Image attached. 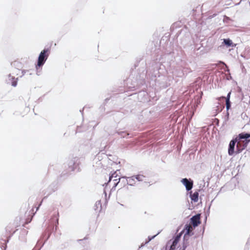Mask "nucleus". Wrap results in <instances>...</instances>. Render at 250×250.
I'll return each mask as SVG.
<instances>
[{"label": "nucleus", "instance_id": "14", "mask_svg": "<svg viewBox=\"0 0 250 250\" xmlns=\"http://www.w3.org/2000/svg\"><path fill=\"white\" fill-rule=\"evenodd\" d=\"M190 198L191 201L194 202H197L198 201L199 193L198 192L195 191L193 194L190 195Z\"/></svg>", "mask_w": 250, "mask_h": 250}, {"label": "nucleus", "instance_id": "22", "mask_svg": "<svg viewBox=\"0 0 250 250\" xmlns=\"http://www.w3.org/2000/svg\"><path fill=\"white\" fill-rule=\"evenodd\" d=\"M160 233V232H158L156 235H154L153 236H149L147 238V239L146 240L145 244H147L150 241H151L152 239H154V238L159 234Z\"/></svg>", "mask_w": 250, "mask_h": 250}, {"label": "nucleus", "instance_id": "47", "mask_svg": "<svg viewBox=\"0 0 250 250\" xmlns=\"http://www.w3.org/2000/svg\"><path fill=\"white\" fill-rule=\"evenodd\" d=\"M82 240H83L82 239H79V240H78V241H82Z\"/></svg>", "mask_w": 250, "mask_h": 250}, {"label": "nucleus", "instance_id": "48", "mask_svg": "<svg viewBox=\"0 0 250 250\" xmlns=\"http://www.w3.org/2000/svg\"><path fill=\"white\" fill-rule=\"evenodd\" d=\"M227 116H229V112H227Z\"/></svg>", "mask_w": 250, "mask_h": 250}, {"label": "nucleus", "instance_id": "31", "mask_svg": "<svg viewBox=\"0 0 250 250\" xmlns=\"http://www.w3.org/2000/svg\"><path fill=\"white\" fill-rule=\"evenodd\" d=\"M176 247H175V246H173V245L169 244L168 250H175L176 249Z\"/></svg>", "mask_w": 250, "mask_h": 250}, {"label": "nucleus", "instance_id": "7", "mask_svg": "<svg viewBox=\"0 0 250 250\" xmlns=\"http://www.w3.org/2000/svg\"><path fill=\"white\" fill-rule=\"evenodd\" d=\"M18 80V78H15V77L12 76L11 74H9L6 81L7 84H11L12 86L15 87L17 85Z\"/></svg>", "mask_w": 250, "mask_h": 250}, {"label": "nucleus", "instance_id": "4", "mask_svg": "<svg viewBox=\"0 0 250 250\" xmlns=\"http://www.w3.org/2000/svg\"><path fill=\"white\" fill-rule=\"evenodd\" d=\"M181 183L185 187L187 191L191 190L193 186V181L191 179H188L187 178H183L181 180Z\"/></svg>", "mask_w": 250, "mask_h": 250}, {"label": "nucleus", "instance_id": "26", "mask_svg": "<svg viewBox=\"0 0 250 250\" xmlns=\"http://www.w3.org/2000/svg\"><path fill=\"white\" fill-rule=\"evenodd\" d=\"M231 103L230 101H226V109L228 111L231 108Z\"/></svg>", "mask_w": 250, "mask_h": 250}, {"label": "nucleus", "instance_id": "36", "mask_svg": "<svg viewBox=\"0 0 250 250\" xmlns=\"http://www.w3.org/2000/svg\"><path fill=\"white\" fill-rule=\"evenodd\" d=\"M100 153H101V154H104V150H101V151L99 153V154L97 155V158H98V159H100Z\"/></svg>", "mask_w": 250, "mask_h": 250}, {"label": "nucleus", "instance_id": "24", "mask_svg": "<svg viewBox=\"0 0 250 250\" xmlns=\"http://www.w3.org/2000/svg\"><path fill=\"white\" fill-rule=\"evenodd\" d=\"M117 176V174L116 173V172H114L113 173H112L111 175H109V180L108 181V183L110 182V181L112 180L113 178H116Z\"/></svg>", "mask_w": 250, "mask_h": 250}, {"label": "nucleus", "instance_id": "15", "mask_svg": "<svg viewBox=\"0 0 250 250\" xmlns=\"http://www.w3.org/2000/svg\"><path fill=\"white\" fill-rule=\"evenodd\" d=\"M135 180L139 182H142L146 180V177L142 174H137L134 175Z\"/></svg>", "mask_w": 250, "mask_h": 250}, {"label": "nucleus", "instance_id": "21", "mask_svg": "<svg viewBox=\"0 0 250 250\" xmlns=\"http://www.w3.org/2000/svg\"><path fill=\"white\" fill-rule=\"evenodd\" d=\"M244 55H247V57L250 58V47L249 46H246L244 51Z\"/></svg>", "mask_w": 250, "mask_h": 250}, {"label": "nucleus", "instance_id": "20", "mask_svg": "<svg viewBox=\"0 0 250 250\" xmlns=\"http://www.w3.org/2000/svg\"><path fill=\"white\" fill-rule=\"evenodd\" d=\"M53 216H54V217L56 218V225H55V230H56L57 229V228H58V225H59V212L58 211L57 214H54L53 215Z\"/></svg>", "mask_w": 250, "mask_h": 250}, {"label": "nucleus", "instance_id": "32", "mask_svg": "<svg viewBox=\"0 0 250 250\" xmlns=\"http://www.w3.org/2000/svg\"><path fill=\"white\" fill-rule=\"evenodd\" d=\"M169 244V242H167V243L166 244V246L164 247H163V248L161 250H168Z\"/></svg>", "mask_w": 250, "mask_h": 250}, {"label": "nucleus", "instance_id": "35", "mask_svg": "<svg viewBox=\"0 0 250 250\" xmlns=\"http://www.w3.org/2000/svg\"><path fill=\"white\" fill-rule=\"evenodd\" d=\"M146 94L145 92H140L138 93V96H146Z\"/></svg>", "mask_w": 250, "mask_h": 250}, {"label": "nucleus", "instance_id": "17", "mask_svg": "<svg viewBox=\"0 0 250 250\" xmlns=\"http://www.w3.org/2000/svg\"><path fill=\"white\" fill-rule=\"evenodd\" d=\"M169 244L173 245V246L176 247L178 242H179V240L177 239V238H176L175 237H173V238L169 241Z\"/></svg>", "mask_w": 250, "mask_h": 250}, {"label": "nucleus", "instance_id": "16", "mask_svg": "<svg viewBox=\"0 0 250 250\" xmlns=\"http://www.w3.org/2000/svg\"><path fill=\"white\" fill-rule=\"evenodd\" d=\"M34 70L32 69L29 70H24L23 69L21 70V77H22L24 75L27 74L29 75H31L33 74Z\"/></svg>", "mask_w": 250, "mask_h": 250}, {"label": "nucleus", "instance_id": "13", "mask_svg": "<svg viewBox=\"0 0 250 250\" xmlns=\"http://www.w3.org/2000/svg\"><path fill=\"white\" fill-rule=\"evenodd\" d=\"M54 229V226H52L51 227V228L50 229H48V234H47V236H46L43 243L41 245L40 248L38 250H41V249H42V248L43 246V245H44V244L45 243V242L48 240V239L50 238V236H51V233H52V231H53Z\"/></svg>", "mask_w": 250, "mask_h": 250}, {"label": "nucleus", "instance_id": "27", "mask_svg": "<svg viewBox=\"0 0 250 250\" xmlns=\"http://www.w3.org/2000/svg\"><path fill=\"white\" fill-rule=\"evenodd\" d=\"M43 243H40V242L38 241L36 244V247L34 248L32 250H38Z\"/></svg>", "mask_w": 250, "mask_h": 250}, {"label": "nucleus", "instance_id": "12", "mask_svg": "<svg viewBox=\"0 0 250 250\" xmlns=\"http://www.w3.org/2000/svg\"><path fill=\"white\" fill-rule=\"evenodd\" d=\"M124 114L121 112H116L114 114V118L115 122H119V121L123 118Z\"/></svg>", "mask_w": 250, "mask_h": 250}, {"label": "nucleus", "instance_id": "1", "mask_svg": "<svg viewBox=\"0 0 250 250\" xmlns=\"http://www.w3.org/2000/svg\"><path fill=\"white\" fill-rule=\"evenodd\" d=\"M159 64L154 62L152 65V68H149L145 72V70H143L142 73L139 75V78L137 79L138 82L136 86L138 84H144L145 83V78L146 77H149L152 80H154L156 83H159V80L156 79L157 75L159 74Z\"/></svg>", "mask_w": 250, "mask_h": 250}, {"label": "nucleus", "instance_id": "45", "mask_svg": "<svg viewBox=\"0 0 250 250\" xmlns=\"http://www.w3.org/2000/svg\"><path fill=\"white\" fill-rule=\"evenodd\" d=\"M104 193L105 194V196H106V192L105 191H104Z\"/></svg>", "mask_w": 250, "mask_h": 250}, {"label": "nucleus", "instance_id": "33", "mask_svg": "<svg viewBox=\"0 0 250 250\" xmlns=\"http://www.w3.org/2000/svg\"><path fill=\"white\" fill-rule=\"evenodd\" d=\"M183 232H181L179 234L176 235L175 236H174L176 238H177L178 240H179L180 241V238H181V235H182V233Z\"/></svg>", "mask_w": 250, "mask_h": 250}, {"label": "nucleus", "instance_id": "37", "mask_svg": "<svg viewBox=\"0 0 250 250\" xmlns=\"http://www.w3.org/2000/svg\"><path fill=\"white\" fill-rule=\"evenodd\" d=\"M145 243L144 244V243H142L139 247L138 248V250H139L140 249H142V248H143L145 245Z\"/></svg>", "mask_w": 250, "mask_h": 250}, {"label": "nucleus", "instance_id": "50", "mask_svg": "<svg viewBox=\"0 0 250 250\" xmlns=\"http://www.w3.org/2000/svg\"><path fill=\"white\" fill-rule=\"evenodd\" d=\"M221 110H219V111H218V112H221Z\"/></svg>", "mask_w": 250, "mask_h": 250}, {"label": "nucleus", "instance_id": "9", "mask_svg": "<svg viewBox=\"0 0 250 250\" xmlns=\"http://www.w3.org/2000/svg\"><path fill=\"white\" fill-rule=\"evenodd\" d=\"M189 238V236L186 235V234H184V237H183V249L182 250H186V248L188 246V240Z\"/></svg>", "mask_w": 250, "mask_h": 250}, {"label": "nucleus", "instance_id": "2", "mask_svg": "<svg viewBox=\"0 0 250 250\" xmlns=\"http://www.w3.org/2000/svg\"><path fill=\"white\" fill-rule=\"evenodd\" d=\"M49 53L50 49L48 48H44V49L40 52L37 60V63L36 64V69L38 70L43 65L49 55Z\"/></svg>", "mask_w": 250, "mask_h": 250}, {"label": "nucleus", "instance_id": "49", "mask_svg": "<svg viewBox=\"0 0 250 250\" xmlns=\"http://www.w3.org/2000/svg\"><path fill=\"white\" fill-rule=\"evenodd\" d=\"M207 219V216H206V218H205V220H206Z\"/></svg>", "mask_w": 250, "mask_h": 250}, {"label": "nucleus", "instance_id": "34", "mask_svg": "<svg viewBox=\"0 0 250 250\" xmlns=\"http://www.w3.org/2000/svg\"><path fill=\"white\" fill-rule=\"evenodd\" d=\"M241 57L244 58V59L248 60L249 59V57H247V55H244V52H243L240 55Z\"/></svg>", "mask_w": 250, "mask_h": 250}, {"label": "nucleus", "instance_id": "28", "mask_svg": "<svg viewBox=\"0 0 250 250\" xmlns=\"http://www.w3.org/2000/svg\"><path fill=\"white\" fill-rule=\"evenodd\" d=\"M193 234H194L193 232L192 231H191L190 230L185 231V234H186V235L188 236L189 237L193 235Z\"/></svg>", "mask_w": 250, "mask_h": 250}, {"label": "nucleus", "instance_id": "3", "mask_svg": "<svg viewBox=\"0 0 250 250\" xmlns=\"http://www.w3.org/2000/svg\"><path fill=\"white\" fill-rule=\"evenodd\" d=\"M82 159L78 157H72L68 161V167L69 171H79L80 170V165Z\"/></svg>", "mask_w": 250, "mask_h": 250}, {"label": "nucleus", "instance_id": "19", "mask_svg": "<svg viewBox=\"0 0 250 250\" xmlns=\"http://www.w3.org/2000/svg\"><path fill=\"white\" fill-rule=\"evenodd\" d=\"M120 185L121 186H125L126 184H127V182L125 181V180H127V177H122V178H120Z\"/></svg>", "mask_w": 250, "mask_h": 250}, {"label": "nucleus", "instance_id": "10", "mask_svg": "<svg viewBox=\"0 0 250 250\" xmlns=\"http://www.w3.org/2000/svg\"><path fill=\"white\" fill-rule=\"evenodd\" d=\"M116 133L118 134L119 136H120L121 137L124 138L126 135H128V134L126 133L125 131H119L117 130H116L113 132H109L108 134L109 135H114Z\"/></svg>", "mask_w": 250, "mask_h": 250}, {"label": "nucleus", "instance_id": "11", "mask_svg": "<svg viewBox=\"0 0 250 250\" xmlns=\"http://www.w3.org/2000/svg\"><path fill=\"white\" fill-rule=\"evenodd\" d=\"M134 175L130 176V177H127V180H125V181L127 182V185H128L130 186H134L135 184V178Z\"/></svg>", "mask_w": 250, "mask_h": 250}, {"label": "nucleus", "instance_id": "6", "mask_svg": "<svg viewBox=\"0 0 250 250\" xmlns=\"http://www.w3.org/2000/svg\"><path fill=\"white\" fill-rule=\"evenodd\" d=\"M59 185H58V182L55 181L53 182L51 185H49V186L47 188V190L48 191V193L47 194L46 197H47L50 194H51L52 193L55 192L56 190H57L58 188Z\"/></svg>", "mask_w": 250, "mask_h": 250}, {"label": "nucleus", "instance_id": "8", "mask_svg": "<svg viewBox=\"0 0 250 250\" xmlns=\"http://www.w3.org/2000/svg\"><path fill=\"white\" fill-rule=\"evenodd\" d=\"M223 43L227 47H235L236 45V44L233 43L232 41L229 38L224 39L223 40Z\"/></svg>", "mask_w": 250, "mask_h": 250}, {"label": "nucleus", "instance_id": "44", "mask_svg": "<svg viewBox=\"0 0 250 250\" xmlns=\"http://www.w3.org/2000/svg\"><path fill=\"white\" fill-rule=\"evenodd\" d=\"M138 65V64H135L134 66H135V67H136Z\"/></svg>", "mask_w": 250, "mask_h": 250}, {"label": "nucleus", "instance_id": "40", "mask_svg": "<svg viewBox=\"0 0 250 250\" xmlns=\"http://www.w3.org/2000/svg\"><path fill=\"white\" fill-rule=\"evenodd\" d=\"M62 246H63V248H65L67 246V245H66V244H62Z\"/></svg>", "mask_w": 250, "mask_h": 250}, {"label": "nucleus", "instance_id": "29", "mask_svg": "<svg viewBox=\"0 0 250 250\" xmlns=\"http://www.w3.org/2000/svg\"><path fill=\"white\" fill-rule=\"evenodd\" d=\"M100 206V208L102 207V205H101V201H97L96 203H95V210L97 208H98V207Z\"/></svg>", "mask_w": 250, "mask_h": 250}, {"label": "nucleus", "instance_id": "5", "mask_svg": "<svg viewBox=\"0 0 250 250\" xmlns=\"http://www.w3.org/2000/svg\"><path fill=\"white\" fill-rule=\"evenodd\" d=\"M190 224H191L194 228L197 227L201 224L200 215L196 214L190 219Z\"/></svg>", "mask_w": 250, "mask_h": 250}, {"label": "nucleus", "instance_id": "46", "mask_svg": "<svg viewBox=\"0 0 250 250\" xmlns=\"http://www.w3.org/2000/svg\"><path fill=\"white\" fill-rule=\"evenodd\" d=\"M176 24V23H174V24H173V25H172V27H173L175 26V25Z\"/></svg>", "mask_w": 250, "mask_h": 250}, {"label": "nucleus", "instance_id": "25", "mask_svg": "<svg viewBox=\"0 0 250 250\" xmlns=\"http://www.w3.org/2000/svg\"><path fill=\"white\" fill-rule=\"evenodd\" d=\"M191 227L190 226V224H186L184 226V229L182 231V232H184V231H187V230H190L191 229Z\"/></svg>", "mask_w": 250, "mask_h": 250}, {"label": "nucleus", "instance_id": "18", "mask_svg": "<svg viewBox=\"0 0 250 250\" xmlns=\"http://www.w3.org/2000/svg\"><path fill=\"white\" fill-rule=\"evenodd\" d=\"M11 65L12 67H14L17 69H19L21 66V63L18 61H14L11 63Z\"/></svg>", "mask_w": 250, "mask_h": 250}, {"label": "nucleus", "instance_id": "39", "mask_svg": "<svg viewBox=\"0 0 250 250\" xmlns=\"http://www.w3.org/2000/svg\"><path fill=\"white\" fill-rule=\"evenodd\" d=\"M83 108L80 110V112L82 113V116H83Z\"/></svg>", "mask_w": 250, "mask_h": 250}, {"label": "nucleus", "instance_id": "38", "mask_svg": "<svg viewBox=\"0 0 250 250\" xmlns=\"http://www.w3.org/2000/svg\"><path fill=\"white\" fill-rule=\"evenodd\" d=\"M46 232H45L44 233H43L42 234V238H44V237H45V236H46Z\"/></svg>", "mask_w": 250, "mask_h": 250}, {"label": "nucleus", "instance_id": "43", "mask_svg": "<svg viewBox=\"0 0 250 250\" xmlns=\"http://www.w3.org/2000/svg\"><path fill=\"white\" fill-rule=\"evenodd\" d=\"M229 77H230V78L228 77V78H227V79L228 80H229L230 78H231V76H230Z\"/></svg>", "mask_w": 250, "mask_h": 250}, {"label": "nucleus", "instance_id": "41", "mask_svg": "<svg viewBox=\"0 0 250 250\" xmlns=\"http://www.w3.org/2000/svg\"><path fill=\"white\" fill-rule=\"evenodd\" d=\"M212 202H213V200H212V201H211V203H212ZM211 203H210V205H209V207H208V210H209V209H210V206H211Z\"/></svg>", "mask_w": 250, "mask_h": 250}, {"label": "nucleus", "instance_id": "23", "mask_svg": "<svg viewBox=\"0 0 250 250\" xmlns=\"http://www.w3.org/2000/svg\"><path fill=\"white\" fill-rule=\"evenodd\" d=\"M120 178H119L118 179H116L113 180L114 181V185L112 188V189H113V188H115L119 184V183L120 182Z\"/></svg>", "mask_w": 250, "mask_h": 250}, {"label": "nucleus", "instance_id": "42", "mask_svg": "<svg viewBox=\"0 0 250 250\" xmlns=\"http://www.w3.org/2000/svg\"><path fill=\"white\" fill-rule=\"evenodd\" d=\"M228 19V20H230V19L229 17H227V16L225 17V19Z\"/></svg>", "mask_w": 250, "mask_h": 250}, {"label": "nucleus", "instance_id": "30", "mask_svg": "<svg viewBox=\"0 0 250 250\" xmlns=\"http://www.w3.org/2000/svg\"><path fill=\"white\" fill-rule=\"evenodd\" d=\"M230 95H231V91L229 92L228 93L227 96L226 98V101H230Z\"/></svg>", "mask_w": 250, "mask_h": 250}]
</instances>
